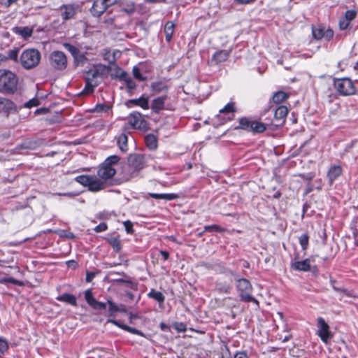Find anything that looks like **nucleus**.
Wrapping results in <instances>:
<instances>
[{"label":"nucleus","mask_w":358,"mask_h":358,"mask_svg":"<svg viewBox=\"0 0 358 358\" xmlns=\"http://www.w3.org/2000/svg\"><path fill=\"white\" fill-rule=\"evenodd\" d=\"M145 166V155L140 153H134L128 157V165L122 170L124 181H129L137 176L138 173Z\"/></svg>","instance_id":"obj_1"},{"label":"nucleus","mask_w":358,"mask_h":358,"mask_svg":"<svg viewBox=\"0 0 358 358\" xmlns=\"http://www.w3.org/2000/svg\"><path fill=\"white\" fill-rule=\"evenodd\" d=\"M18 78L13 72L0 69V92L13 94L17 90Z\"/></svg>","instance_id":"obj_2"},{"label":"nucleus","mask_w":358,"mask_h":358,"mask_svg":"<svg viewBox=\"0 0 358 358\" xmlns=\"http://www.w3.org/2000/svg\"><path fill=\"white\" fill-rule=\"evenodd\" d=\"M120 158L117 155H111L107 157L98 169L99 177L106 181L111 178L116 173L115 166L118 164Z\"/></svg>","instance_id":"obj_3"},{"label":"nucleus","mask_w":358,"mask_h":358,"mask_svg":"<svg viewBox=\"0 0 358 358\" xmlns=\"http://www.w3.org/2000/svg\"><path fill=\"white\" fill-rule=\"evenodd\" d=\"M75 181L87 187L90 191L93 192H99L105 187V181L94 175H80L75 178Z\"/></svg>","instance_id":"obj_4"},{"label":"nucleus","mask_w":358,"mask_h":358,"mask_svg":"<svg viewBox=\"0 0 358 358\" xmlns=\"http://www.w3.org/2000/svg\"><path fill=\"white\" fill-rule=\"evenodd\" d=\"M20 63L26 69H31L36 66L41 60V53L37 49L24 50L20 55Z\"/></svg>","instance_id":"obj_5"},{"label":"nucleus","mask_w":358,"mask_h":358,"mask_svg":"<svg viewBox=\"0 0 358 358\" xmlns=\"http://www.w3.org/2000/svg\"><path fill=\"white\" fill-rule=\"evenodd\" d=\"M273 330L280 329L285 335L278 334L275 336V340L281 341L282 343L287 341L291 335L288 333L287 324L284 320L282 313L277 312L275 315H273Z\"/></svg>","instance_id":"obj_6"},{"label":"nucleus","mask_w":358,"mask_h":358,"mask_svg":"<svg viewBox=\"0 0 358 358\" xmlns=\"http://www.w3.org/2000/svg\"><path fill=\"white\" fill-rule=\"evenodd\" d=\"M236 287L242 301L257 303V301L252 295V287L248 280L245 278L238 279L236 281Z\"/></svg>","instance_id":"obj_7"},{"label":"nucleus","mask_w":358,"mask_h":358,"mask_svg":"<svg viewBox=\"0 0 358 358\" xmlns=\"http://www.w3.org/2000/svg\"><path fill=\"white\" fill-rule=\"evenodd\" d=\"M334 85L337 92L341 95H352L356 92L353 82L348 78H336L334 80Z\"/></svg>","instance_id":"obj_8"},{"label":"nucleus","mask_w":358,"mask_h":358,"mask_svg":"<svg viewBox=\"0 0 358 358\" xmlns=\"http://www.w3.org/2000/svg\"><path fill=\"white\" fill-rule=\"evenodd\" d=\"M128 124L133 129H138L143 132L150 129L148 123L143 117L141 113H131L128 117Z\"/></svg>","instance_id":"obj_9"},{"label":"nucleus","mask_w":358,"mask_h":358,"mask_svg":"<svg viewBox=\"0 0 358 358\" xmlns=\"http://www.w3.org/2000/svg\"><path fill=\"white\" fill-rule=\"evenodd\" d=\"M50 65L57 70H64L67 66V58L62 51H53L50 55Z\"/></svg>","instance_id":"obj_10"},{"label":"nucleus","mask_w":358,"mask_h":358,"mask_svg":"<svg viewBox=\"0 0 358 358\" xmlns=\"http://www.w3.org/2000/svg\"><path fill=\"white\" fill-rule=\"evenodd\" d=\"M317 334L321 338V340L325 343H328L329 341L333 337L332 334L329 331V326L325 322L323 317H319L317 319Z\"/></svg>","instance_id":"obj_11"},{"label":"nucleus","mask_w":358,"mask_h":358,"mask_svg":"<svg viewBox=\"0 0 358 358\" xmlns=\"http://www.w3.org/2000/svg\"><path fill=\"white\" fill-rule=\"evenodd\" d=\"M59 10L62 20L66 21L75 17L79 10V6L76 4H64L60 6Z\"/></svg>","instance_id":"obj_12"},{"label":"nucleus","mask_w":358,"mask_h":358,"mask_svg":"<svg viewBox=\"0 0 358 358\" xmlns=\"http://www.w3.org/2000/svg\"><path fill=\"white\" fill-rule=\"evenodd\" d=\"M107 9L103 0H94L90 9L92 14L95 17H100Z\"/></svg>","instance_id":"obj_13"},{"label":"nucleus","mask_w":358,"mask_h":358,"mask_svg":"<svg viewBox=\"0 0 358 358\" xmlns=\"http://www.w3.org/2000/svg\"><path fill=\"white\" fill-rule=\"evenodd\" d=\"M127 106L128 107L137 106L143 110H148L150 108L149 98L148 96H141L138 99H130L127 102Z\"/></svg>","instance_id":"obj_14"},{"label":"nucleus","mask_w":358,"mask_h":358,"mask_svg":"<svg viewBox=\"0 0 358 358\" xmlns=\"http://www.w3.org/2000/svg\"><path fill=\"white\" fill-rule=\"evenodd\" d=\"M310 260L306 259L301 261H294L291 263V268L299 271H308L310 270Z\"/></svg>","instance_id":"obj_15"},{"label":"nucleus","mask_w":358,"mask_h":358,"mask_svg":"<svg viewBox=\"0 0 358 358\" xmlns=\"http://www.w3.org/2000/svg\"><path fill=\"white\" fill-rule=\"evenodd\" d=\"M230 51L226 50H218L215 52L211 58V63L213 64H218L224 62L229 58Z\"/></svg>","instance_id":"obj_16"},{"label":"nucleus","mask_w":358,"mask_h":358,"mask_svg":"<svg viewBox=\"0 0 358 358\" xmlns=\"http://www.w3.org/2000/svg\"><path fill=\"white\" fill-rule=\"evenodd\" d=\"M18 108L10 99L0 96V112H10L17 110Z\"/></svg>","instance_id":"obj_17"},{"label":"nucleus","mask_w":358,"mask_h":358,"mask_svg":"<svg viewBox=\"0 0 358 358\" xmlns=\"http://www.w3.org/2000/svg\"><path fill=\"white\" fill-rule=\"evenodd\" d=\"M342 174V168L340 165L331 166L327 172V177L330 185H332L336 179Z\"/></svg>","instance_id":"obj_18"},{"label":"nucleus","mask_w":358,"mask_h":358,"mask_svg":"<svg viewBox=\"0 0 358 358\" xmlns=\"http://www.w3.org/2000/svg\"><path fill=\"white\" fill-rule=\"evenodd\" d=\"M12 31L15 34L22 36L24 39H27L31 36L33 34V29L29 27H15Z\"/></svg>","instance_id":"obj_19"},{"label":"nucleus","mask_w":358,"mask_h":358,"mask_svg":"<svg viewBox=\"0 0 358 358\" xmlns=\"http://www.w3.org/2000/svg\"><path fill=\"white\" fill-rule=\"evenodd\" d=\"M150 88L153 94H159L167 91L169 86L165 80H158L152 83Z\"/></svg>","instance_id":"obj_20"},{"label":"nucleus","mask_w":358,"mask_h":358,"mask_svg":"<svg viewBox=\"0 0 358 358\" xmlns=\"http://www.w3.org/2000/svg\"><path fill=\"white\" fill-rule=\"evenodd\" d=\"M99 75L98 69H90L86 73L85 80L90 82V87H96L99 85V82L96 78Z\"/></svg>","instance_id":"obj_21"},{"label":"nucleus","mask_w":358,"mask_h":358,"mask_svg":"<svg viewBox=\"0 0 358 358\" xmlns=\"http://www.w3.org/2000/svg\"><path fill=\"white\" fill-rule=\"evenodd\" d=\"M166 96H162L155 98L151 103V109L155 112H158L164 109V101L166 99Z\"/></svg>","instance_id":"obj_22"},{"label":"nucleus","mask_w":358,"mask_h":358,"mask_svg":"<svg viewBox=\"0 0 358 358\" xmlns=\"http://www.w3.org/2000/svg\"><path fill=\"white\" fill-rule=\"evenodd\" d=\"M289 93H287L283 91L276 92L272 96L273 103L276 105L282 104L289 97Z\"/></svg>","instance_id":"obj_23"},{"label":"nucleus","mask_w":358,"mask_h":358,"mask_svg":"<svg viewBox=\"0 0 358 358\" xmlns=\"http://www.w3.org/2000/svg\"><path fill=\"white\" fill-rule=\"evenodd\" d=\"M56 299L59 301H62L71 304L73 306H77V299L73 294L64 293L60 296H58Z\"/></svg>","instance_id":"obj_24"},{"label":"nucleus","mask_w":358,"mask_h":358,"mask_svg":"<svg viewBox=\"0 0 358 358\" xmlns=\"http://www.w3.org/2000/svg\"><path fill=\"white\" fill-rule=\"evenodd\" d=\"M149 196L155 199H164L166 201H172L178 198L176 194H157L149 193Z\"/></svg>","instance_id":"obj_25"},{"label":"nucleus","mask_w":358,"mask_h":358,"mask_svg":"<svg viewBox=\"0 0 358 358\" xmlns=\"http://www.w3.org/2000/svg\"><path fill=\"white\" fill-rule=\"evenodd\" d=\"M145 142L146 146L150 150H156L157 148V146H158L157 139L155 135L148 134L145 137Z\"/></svg>","instance_id":"obj_26"},{"label":"nucleus","mask_w":358,"mask_h":358,"mask_svg":"<svg viewBox=\"0 0 358 358\" xmlns=\"http://www.w3.org/2000/svg\"><path fill=\"white\" fill-rule=\"evenodd\" d=\"M174 27H175L174 24L171 21H168L165 24L164 33H165V36H166V41L167 42H170L172 39V36L174 33Z\"/></svg>","instance_id":"obj_27"},{"label":"nucleus","mask_w":358,"mask_h":358,"mask_svg":"<svg viewBox=\"0 0 358 358\" xmlns=\"http://www.w3.org/2000/svg\"><path fill=\"white\" fill-rule=\"evenodd\" d=\"M148 297L155 299L159 303H164L165 300L164 295L161 292L157 291L155 289H152L148 294Z\"/></svg>","instance_id":"obj_28"},{"label":"nucleus","mask_w":358,"mask_h":358,"mask_svg":"<svg viewBox=\"0 0 358 358\" xmlns=\"http://www.w3.org/2000/svg\"><path fill=\"white\" fill-rule=\"evenodd\" d=\"M266 129V127L264 124L257 122L252 121V123L250 124V128L248 131H252L254 133H261L263 132Z\"/></svg>","instance_id":"obj_29"},{"label":"nucleus","mask_w":358,"mask_h":358,"mask_svg":"<svg viewBox=\"0 0 358 358\" xmlns=\"http://www.w3.org/2000/svg\"><path fill=\"white\" fill-rule=\"evenodd\" d=\"M289 113H274V118L276 122H272L270 126L279 127L284 124L285 118L288 116Z\"/></svg>","instance_id":"obj_30"},{"label":"nucleus","mask_w":358,"mask_h":358,"mask_svg":"<svg viewBox=\"0 0 358 358\" xmlns=\"http://www.w3.org/2000/svg\"><path fill=\"white\" fill-rule=\"evenodd\" d=\"M108 242L109 243V244L111 245L113 250L116 253H118L120 252V250L122 249V246H121V242H120V240L119 239V238H117V237L109 238L108 239Z\"/></svg>","instance_id":"obj_31"},{"label":"nucleus","mask_w":358,"mask_h":358,"mask_svg":"<svg viewBox=\"0 0 358 358\" xmlns=\"http://www.w3.org/2000/svg\"><path fill=\"white\" fill-rule=\"evenodd\" d=\"M127 142L128 138L127 136L125 134H122L117 138V145L120 149L122 152H126L127 150Z\"/></svg>","instance_id":"obj_32"},{"label":"nucleus","mask_w":358,"mask_h":358,"mask_svg":"<svg viewBox=\"0 0 358 358\" xmlns=\"http://www.w3.org/2000/svg\"><path fill=\"white\" fill-rule=\"evenodd\" d=\"M112 108L111 105L98 103L93 109H87L85 112H108Z\"/></svg>","instance_id":"obj_33"},{"label":"nucleus","mask_w":358,"mask_h":358,"mask_svg":"<svg viewBox=\"0 0 358 358\" xmlns=\"http://www.w3.org/2000/svg\"><path fill=\"white\" fill-rule=\"evenodd\" d=\"M18 52H19V49L18 48H15V49H13V50H9L6 52V55H5V56H6V62L8 61V60H13V61H15V62H17Z\"/></svg>","instance_id":"obj_34"},{"label":"nucleus","mask_w":358,"mask_h":358,"mask_svg":"<svg viewBox=\"0 0 358 358\" xmlns=\"http://www.w3.org/2000/svg\"><path fill=\"white\" fill-rule=\"evenodd\" d=\"M120 6L122 7V10L128 14H131L134 13L136 8L134 2H128L127 3H122Z\"/></svg>","instance_id":"obj_35"},{"label":"nucleus","mask_w":358,"mask_h":358,"mask_svg":"<svg viewBox=\"0 0 358 358\" xmlns=\"http://www.w3.org/2000/svg\"><path fill=\"white\" fill-rule=\"evenodd\" d=\"M231 286L227 282H217L216 290L220 293L227 294L229 292Z\"/></svg>","instance_id":"obj_36"},{"label":"nucleus","mask_w":358,"mask_h":358,"mask_svg":"<svg viewBox=\"0 0 358 358\" xmlns=\"http://www.w3.org/2000/svg\"><path fill=\"white\" fill-rule=\"evenodd\" d=\"M117 70L120 72V74H111L110 76L113 79L117 78L120 80L125 82V80L130 77L128 73L122 70L121 68H118Z\"/></svg>","instance_id":"obj_37"},{"label":"nucleus","mask_w":358,"mask_h":358,"mask_svg":"<svg viewBox=\"0 0 358 358\" xmlns=\"http://www.w3.org/2000/svg\"><path fill=\"white\" fill-rule=\"evenodd\" d=\"M12 283L17 286H23L24 284L22 281L15 279L12 277L3 278L0 279L1 284Z\"/></svg>","instance_id":"obj_38"},{"label":"nucleus","mask_w":358,"mask_h":358,"mask_svg":"<svg viewBox=\"0 0 358 358\" xmlns=\"http://www.w3.org/2000/svg\"><path fill=\"white\" fill-rule=\"evenodd\" d=\"M299 243L303 250H306L308 248L309 243V236L305 233L299 237Z\"/></svg>","instance_id":"obj_39"},{"label":"nucleus","mask_w":358,"mask_h":358,"mask_svg":"<svg viewBox=\"0 0 358 358\" xmlns=\"http://www.w3.org/2000/svg\"><path fill=\"white\" fill-rule=\"evenodd\" d=\"M251 120L247 117H242L239 120V126L237 128H240L248 131L250 128V124L252 123Z\"/></svg>","instance_id":"obj_40"},{"label":"nucleus","mask_w":358,"mask_h":358,"mask_svg":"<svg viewBox=\"0 0 358 358\" xmlns=\"http://www.w3.org/2000/svg\"><path fill=\"white\" fill-rule=\"evenodd\" d=\"M85 299L89 306L92 307L94 303L96 301V299L94 297L92 294V292L90 289L85 290Z\"/></svg>","instance_id":"obj_41"},{"label":"nucleus","mask_w":358,"mask_h":358,"mask_svg":"<svg viewBox=\"0 0 358 358\" xmlns=\"http://www.w3.org/2000/svg\"><path fill=\"white\" fill-rule=\"evenodd\" d=\"M324 28H313L312 34L314 38L316 40H320L323 38L324 34Z\"/></svg>","instance_id":"obj_42"},{"label":"nucleus","mask_w":358,"mask_h":358,"mask_svg":"<svg viewBox=\"0 0 358 358\" xmlns=\"http://www.w3.org/2000/svg\"><path fill=\"white\" fill-rule=\"evenodd\" d=\"M107 303L109 306L108 308V316L113 317L117 312V305H116L113 301L108 299Z\"/></svg>","instance_id":"obj_43"},{"label":"nucleus","mask_w":358,"mask_h":358,"mask_svg":"<svg viewBox=\"0 0 358 358\" xmlns=\"http://www.w3.org/2000/svg\"><path fill=\"white\" fill-rule=\"evenodd\" d=\"M64 47L71 54V55L73 57H77L78 55L80 52L78 48L70 43H65Z\"/></svg>","instance_id":"obj_44"},{"label":"nucleus","mask_w":358,"mask_h":358,"mask_svg":"<svg viewBox=\"0 0 358 358\" xmlns=\"http://www.w3.org/2000/svg\"><path fill=\"white\" fill-rule=\"evenodd\" d=\"M132 73H133L134 77L140 81H144L147 79V78L145 76H143L141 74L140 69L137 66H134L133 67Z\"/></svg>","instance_id":"obj_45"},{"label":"nucleus","mask_w":358,"mask_h":358,"mask_svg":"<svg viewBox=\"0 0 358 358\" xmlns=\"http://www.w3.org/2000/svg\"><path fill=\"white\" fill-rule=\"evenodd\" d=\"M224 229L216 224L206 225L204 227V231H216L220 233L224 231Z\"/></svg>","instance_id":"obj_46"},{"label":"nucleus","mask_w":358,"mask_h":358,"mask_svg":"<svg viewBox=\"0 0 358 358\" xmlns=\"http://www.w3.org/2000/svg\"><path fill=\"white\" fill-rule=\"evenodd\" d=\"M8 350V343L6 338L0 337V355H3Z\"/></svg>","instance_id":"obj_47"},{"label":"nucleus","mask_w":358,"mask_h":358,"mask_svg":"<svg viewBox=\"0 0 358 358\" xmlns=\"http://www.w3.org/2000/svg\"><path fill=\"white\" fill-rule=\"evenodd\" d=\"M40 104V101L37 98H33L24 103V107L31 108L34 106H38Z\"/></svg>","instance_id":"obj_48"},{"label":"nucleus","mask_w":358,"mask_h":358,"mask_svg":"<svg viewBox=\"0 0 358 358\" xmlns=\"http://www.w3.org/2000/svg\"><path fill=\"white\" fill-rule=\"evenodd\" d=\"M236 103L234 102H229L223 108L220 109L219 112H236Z\"/></svg>","instance_id":"obj_49"},{"label":"nucleus","mask_w":358,"mask_h":358,"mask_svg":"<svg viewBox=\"0 0 358 358\" xmlns=\"http://www.w3.org/2000/svg\"><path fill=\"white\" fill-rule=\"evenodd\" d=\"M295 176H299L306 181L310 182L315 177V173L309 172L308 173H298Z\"/></svg>","instance_id":"obj_50"},{"label":"nucleus","mask_w":358,"mask_h":358,"mask_svg":"<svg viewBox=\"0 0 358 358\" xmlns=\"http://www.w3.org/2000/svg\"><path fill=\"white\" fill-rule=\"evenodd\" d=\"M105 60H107L109 64H115L116 61L115 53L111 54L110 51H106L103 55Z\"/></svg>","instance_id":"obj_51"},{"label":"nucleus","mask_w":358,"mask_h":358,"mask_svg":"<svg viewBox=\"0 0 358 358\" xmlns=\"http://www.w3.org/2000/svg\"><path fill=\"white\" fill-rule=\"evenodd\" d=\"M124 83L126 84V87L128 89L129 92L134 90L136 88L137 85H136V83L133 80V79L131 78V76L129 78H128L125 80Z\"/></svg>","instance_id":"obj_52"},{"label":"nucleus","mask_w":358,"mask_h":358,"mask_svg":"<svg viewBox=\"0 0 358 358\" xmlns=\"http://www.w3.org/2000/svg\"><path fill=\"white\" fill-rule=\"evenodd\" d=\"M272 110L273 112H289V108L284 105H280L279 106H274L273 105H270V111Z\"/></svg>","instance_id":"obj_53"},{"label":"nucleus","mask_w":358,"mask_h":358,"mask_svg":"<svg viewBox=\"0 0 358 358\" xmlns=\"http://www.w3.org/2000/svg\"><path fill=\"white\" fill-rule=\"evenodd\" d=\"M336 282V280L332 279V278L330 279V282H331V285L332 288L334 289V290H335L336 292H343L345 295L349 296L348 292V290L346 289H345L343 287H338L335 286Z\"/></svg>","instance_id":"obj_54"},{"label":"nucleus","mask_w":358,"mask_h":358,"mask_svg":"<svg viewBox=\"0 0 358 358\" xmlns=\"http://www.w3.org/2000/svg\"><path fill=\"white\" fill-rule=\"evenodd\" d=\"M356 16L357 12L355 10H348L345 13L344 18L350 22Z\"/></svg>","instance_id":"obj_55"},{"label":"nucleus","mask_w":358,"mask_h":358,"mask_svg":"<svg viewBox=\"0 0 358 358\" xmlns=\"http://www.w3.org/2000/svg\"><path fill=\"white\" fill-rule=\"evenodd\" d=\"M173 327L178 332H185L187 330L186 324L182 322H175Z\"/></svg>","instance_id":"obj_56"},{"label":"nucleus","mask_w":358,"mask_h":358,"mask_svg":"<svg viewBox=\"0 0 358 358\" xmlns=\"http://www.w3.org/2000/svg\"><path fill=\"white\" fill-rule=\"evenodd\" d=\"M92 308L98 310H105L106 308V303L96 300V301L92 306Z\"/></svg>","instance_id":"obj_57"},{"label":"nucleus","mask_w":358,"mask_h":358,"mask_svg":"<svg viewBox=\"0 0 358 358\" xmlns=\"http://www.w3.org/2000/svg\"><path fill=\"white\" fill-rule=\"evenodd\" d=\"M124 226L127 234H133V224L129 220L124 222Z\"/></svg>","instance_id":"obj_58"},{"label":"nucleus","mask_w":358,"mask_h":358,"mask_svg":"<svg viewBox=\"0 0 358 358\" xmlns=\"http://www.w3.org/2000/svg\"><path fill=\"white\" fill-rule=\"evenodd\" d=\"M349 24H350V22L348 21V20L345 19L344 17L341 18L339 20V24H339V28L341 30H344V29L348 28V27L349 26Z\"/></svg>","instance_id":"obj_59"},{"label":"nucleus","mask_w":358,"mask_h":358,"mask_svg":"<svg viewBox=\"0 0 358 358\" xmlns=\"http://www.w3.org/2000/svg\"><path fill=\"white\" fill-rule=\"evenodd\" d=\"M127 331L129 333H131L133 334H136V335H139L142 337H145V335L143 332H142L141 331L136 329V328H133V327H129V328H127Z\"/></svg>","instance_id":"obj_60"},{"label":"nucleus","mask_w":358,"mask_h":358,"mask_svg":"<svg viewBox=\"0 0 358 358\" xmlns=\"http://www.w3.org/2000/svg\"><path fill=\"white\" fill-rule=\"evenodd\" d=\"M107 228V224L105 222H102L95 227L94 231L97 233H99L106 231Z\"/></svg>","instance_id":"obj_61"},{"label":"nucleus","mask_w":358,"mask_h":358,"mask_svg":"<svg viewBox=\"0 0 358 358\" xmlns=\"http://www.w3.org/2000/svg\"><path fill=\"white\" fill-rule=\"evenodd\" d=\"M333 36H334V31L332 29H328L324 30L323 38H324L327 41H329L330 39H331L333 38Z\"/></svg>","instance_id":"obj_62"},{"label":"nucleus","mask_w":358,"mask_h":358,"mask_svg":"<svg viewBox=\"0 0 358 358\" xmlns=\"http://www.w3.org/2000/svg\"><path fill=\"white\" fill-rule=\"evenodd\" d=\"M17 0H0V4L4 6L5 7H9L13 3L15 2Z\"/></svg>","instance_id":"obj_63"},{"label":"nucleus","mask_w":358,"mask_h":358,"mask_svg":"<svg viewBox=\"0 0 358 358\" xmlns=\"http://www.w3.org/2000/svg\"><path fill=\"white\" fill-rule=\"evenodd\" d=\"M234 358H248L245 352H238L235 354Z\"/></svg>","instance_id":"obj_64"}]
</instances>
